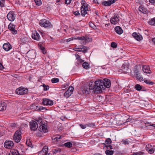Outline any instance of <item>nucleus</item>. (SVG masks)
Instances as JSON below:
<instances>
[{"label":"nucleus","mask_w":155,"mask_h":155,"mask_svg":"<svg viewBox=\"0 0 155 155\" xmlns=\"http://www.w3.org/2000/svg\"><path fill=\"white\" fill-rule=\"evenodd\" d=\"M36 120L37 123L40 124L41 125L39 127L38 130L41 132H43L44 133L47 132L48 131V129L47 127V123H43L42 122V119L41 117H38L36 118Z\"/></svg>","instance_id":"1"},{"label":"nucleus","mask_w":155,"mask_h":155,"mask_svg":"<svg viewBox=\"0 0 155 155\" xmlns=\"http://www.w3.org/2000/svg\"><path fill=\"white\" fill-rule=\"evenodd\" d=\"M95 87L96 88L95 89V92L99 93L102 91V89H103L104 87L102 82V79H98L95 81L94 83Z\"/></svg>","instance_id":"2"},{"label":"nucleus","mask_w":155,"mask_h":155,"mask_svg":"<svg viewBox=\"0 0 155 155\" xmlns=\"http://www.w3.org/2000/svg\"><path fill=\"white\" fill-rule=\"evenodd\" d=\"M89 49L88 47L85 46L83 45L76 46L74 48V50L77 51L83 52L85 53H87V51Z\"/></svg>","instance_id":"3"},{"label":"nucleus","mask_w":155,"mask_h":155,"mask_svg":"<svg viewBox=\"0 0 155 155\" xmlns=\"http://www.w3.org/2000/svg\"><path fill=\"white\" fill-rule=\"evenodd\" d=\"M134 76L137 80L140 81H143V78L141 76L139 71H138V66H135L134 67Z\"/></svg>","instance_id":"4"},{"label":"nucleus","mask_w":155,"mask_h":155,"mask_svg":"<svg viewBox=\"0 0 155 155\" xmlns=\"http://www.w3.org/2000/svg\"><path fill=\"white\" fill-rule=\"evenodd\" d=\"M21 132L20 130H17L15 133L13 137V139L17 143L19 142L21 139Z\"/></svg>","instance_id":"5"},{"label":"nucleus","mask_w":155,"mask_h":155,"mask_svg":"<svg viewBox=\"0 0 155 155\" xmlns=\"http://www.w3.org/2000/svg\"><path fill=\"white\" fill-rule=\"evenodd\" d=\"M28 90L27 88L20 87L17 89L16 92L18 95H23L27 93Z\"/></svg>","instance_id":"6"},{"label":"nucleus","mask_w":155,"mask_h":155,"mask_svg":"<svg viewBox=\"0 0 155 155\" xmlns=\"http://www.w3.org/2000/svg\"><path fill=\"white\" fill-rule=\"evenodd\" d=\"M16 17L15 12L12 11H10L7 15V19L11 21H14Z\"/></svg>","instance_id":"7"},{"label":"nucleus","mask_w":155,"mask_h":155,"mask_svg":"<svg viewBox=\"0 0 155 155\" xmlns=\"http://www.w3.org/2000/svg\"><path fill=\"white\" fill-rule=\"evenodd\" d=\"M119 15L118 14H115L110 19V21L111 24L116 25L120 21Z\"/></svg>","instance_id":"8"},{"label":"nucleus","mask_w":155,"mask_h":155,"mask_svg":"<svg viewBox=\"0 0 155 155\" xmlns=\"http://www.w3.org/2000/svg\"><path fill=\"white\" fill-rule=\"evenodd\" d=\"M74 89V87L72 86H70L68 90L64 93V96L66 98L69 97L72 94Z\"/></svg>","instance_id":"9"},{"label":"nucleus","mask_w":155,"mask_h":155,"mask_svg":"<svg viewBox=\"0 0 155 155\" xmlns=\"http://www.w3.org/2000/svg\"><path fill=\"white\" fill-rule=\"evenodd\" d=\"M8 29L11 31V33L13 34H16L17 33V31L15 29V25L13 23L11 22L8 26Z\"/></svg>","instance_id":"10"},{"label":"nucleus","mask_w":155,"mask_h":155,"mask_svg":"<svg viewBox=\"0 0 155 155\" xmlns=\"http://www.w3.org/2000/svg\"><path fill=\"white\" fill-rule=\"evenodd\" d=\"M30 129L31 130H35L38 127V124L36 121H31L30 122Z\"/></svg>","instance_id":"11"},{"label":"nucleus","mask_w":155,"mask_h":155,"mask_svg":"<svg viewBox=\"0 0 155 155\" xmlns=\"http://www.w3.org/2000/svg\"><path fill=\"white\" fill-rule=\"evenodd\" d=\"M102 82L103 86H104L105 87L107 88H109L110 87L111 82L109 79L107 78H105L103 80L102 79Z\"/></svg>","instance_id":"12"},{"label":"nucleus","mask_w":155,"mask_h":155,"mask_svg":"<svg viewBox=\"0 0 155 155\" xmlns=\"http://www.w3.org/2000/svg\"><path fill=\"white\" fill-rule=\"evenodd\" d=\"M31 37L33 39L37 41L39 40L41 38L39 34L36 31H32Z\"/></svg>","instance_id":"13"},{"label":"nucleus","mask_w":155,"mask_h":155,"mask_svg":"<svg viewBox=\"0 0 155 155\" xmlns=\"http://www.w3.org/2000/svg\"><path fill=\"white\" fill-rule=\"evenodd\" d=\"M146 150L150 154L153 153L155 150L154 147L150 144H148L146 145Z\"/></svg>","instance_id":"14"},{"label":"nucleus","mask_w":155,"mask_h":155,"mask_svg":"<svg viewBox=\"0 0 155 155\" xmlns=\"http://www.w3.org/2000/svg\"><path fill=\"white\" fill-rule=\"evenodd\" d=\"M14 143L12 141H6L4 143V146L5 148L8 149L12 148L14 146Z\"/></svg>","instance_id":"15"},{"label":"nucleus","mask_w":155,"mask_h":155,"mask_svg":"<svg viewBox=\"0 0 155 155\" xmlns=\"http://www.w3.org/2000/svg\"><path fill=\"white\" fill-rule=\"evenodd\" d=\"M116 0H108L107 1L102 2V4L106 6H110L111 4L114 3Z\"/></svg>","instance_id":"16"},{"label":"nucleus","mask_w":155,"mask_h":155,"mask_svg":"<svg viewBox=\"0 0 155 155\" xmlns=\"http://www.w3.org/2000/svg\"><path fill=\"white\" fill-rule=\"evenodd\" d=\"M39 24L42 27L46 28L48 26V22L45 19H42L40 21Z\"/></svg>","instance_id":"17"},{"label":"nucleus","mask_w":155,"mask_h":155,"mask_svg":"<svg viewBox=\"0 0 155 155\" xmlns=\"http://www.w3.org/2000/svg\"><path fill=\"white\" fill-rule=\"evenodd\" d=\"M89 89H87L85 88H84V92H83V93L85 94H88L89 91L91 90H93L94 91H95V85L94 84H92V83H91V84L90 83L89 85Z\"/></svg>","instance_id":"18"},{"label":"nucleus","mask_w":155,"mask_h":155,"mask_svg":"<svg viewBox=\"0 0 155 155\" xmlns=\"http://www.w3.org/2000/svg\"><path fill=\"white\" fill-rule=\"evenodd\" d=\"M48 150V146H45L42 150L38 153V155H47Z\"/></svg>","instance_id":"19"},{"label":"nucleus","mask_w":155,"mask_h":155,"mask_svg":"<svg viewBox=\"0 0 155 155\" xmlns=\"http://www.w3.org/2000/svg\"><path fill=\"white\" fill-rule=\"evenodd\" d=\"M3 49L6 51H9L12 48V46L8 42L5 43L3 46Z\"/></svg>","instance_id":"20"},{"label":"nucleus","mask_w":155,"mask_h":155,"mask_svg":"<svg viewBox=\"0 0 155 155\" xmlns=\"http://www.w3.org/2000/svg\"><path fill=\"white\" fill-rule=\"evenodd\" d=\"M143 71L144 73L147 74H150L151 71L150 67L147 65H144L142 67Z\"/></svg>","instance_id":"21"},{"label":"nucleus","mask_w":155,"mask_h":155,"mask_svg":"<svg viewBox=\"0 0 155 155\" xmlns=\"http://www.w3.org/2000/svg\"><path fill=\"white\" fill-rule=\"evenodd\" d=\"M78 39L81 40L80 43L82 44H86L87 41V39H89L87 37H78Z\"/></svg>","instance_id":"22"},{"label":"nucleus","mask_w":155,"mask_h":155,"mask_svg":"<svg viewBox=\"0 0 155 155\" xmlns=\"http://www.w3.org/2000/svg\"><path fill=\"white\" fill-rule=\"evenodd\" d=\"M132 35L138 41L141 40L143 38L141 35H139V34L137 33L136 32H134L132 34Z\"/></svg>","instance_id":"23"},{"label":"nucleus","mask_w":155,"mask_h":155,"mask_svg":"<svg viewBox=\"0 0 155 155\" xmlns=\"http://www.w3.org/2000/svg\"><path fill=\"white\" fill-rule=\"evenodd\" d=\"M81 14L82 16H85L86 14L88 15V12H87V11L88 12L87 9L84 8H82V7H81Z\"/></svg>","instance_id":"24"},{"label":"nucleus","mask_w":155,"mask_h":155,"mask_svg":"<svg viewBox=\"0 0 155 155\" xmlns=\"http://www.w3.org/2000/svg\"><path fill=\"white\" fill-rule=\"evenodd\" d=\"M114 29L116 32L119 35H121L123 32V30L119 26H117L114 28Z\"/></svg>","instance_id":"25"},{"label":"nucleus","mask_w":155,"mask_h":155,"mask_svg":"<svg viewBox=\"0 0 155 155\" xmlns=\"http://www.w3.org/2000/svg\"><path fill=\"white\" fill-rule=\"evenodd\" d=\"M139 10L140 12L143 14H146L148 12L147 9L144 8L143 6H140L139 8Z\"/></svg>","instance_id":"26"},{"label":"nucleus","mask_w":155,"mask_h":155,"mask_svg":"<svg viewBox=\"0 0 155 155\" xmlns=\"http://www.w3.org/2000/svg\"><path fill=\"white\" fill-rule=\"evenodd\" d=\"M94 126V124L93 123H88L85 125H84L82 124H80V126L83 129H84L86 128L87 127H93Z\"/></svg>","instance_id":"27"},{"label":"nucleus","mask_w":155,"mask_h":155,"mask_svg":"<svg viewBox=\"0 0 155 155\" xmlns=\"http://www.w3.org/2000/svg\"><path fill=\"white\" fill-rule=\"evenodd\" d=\"M6 104L5 102H0V111H3L6 109Z\"/></svg>","instance_id":"28"},{"label":"nucleus","mask_w":155,"mask_h":155,"mask_svg":"<svg viewBox=\"0 0 155 155\" xmlns=\"http://www.w3.org/2000/svg\"><path fill=\"white\" fill-rule=\"evenodd\" d=\"M33 107H34L35 110H38L39 111H41L44 109V108L41 107H39L37 106H36L34 105H32L31 106L30 108L31 109H33Z\"/></svg>","instance_id":"29"},{"label":"nucleus","mask_w":155,"mask_h":155,"mask_svg":"<svg viewBox=\"0 0 155 155\" xmlns=\"http://www.w3.org/2000/svg\"><path fill=\"white\" fill-rule=\"evenodd\" d=\"M19 153L18 151L16 150L12 149L10 151V153L9 154V155H18Z\"/></svg>","instance_id":"30"},{"label":"nucleus","mask_w":155,"mask_h":155,"mask_svg":"<svg viewBox=\"0 0 155 155\" xmlns=\"http://www.w3.org/2000/svg\"><path fill=\"white\" fill-rule=\"evenodd\" d=\"M148 23L151 25L155 26V17L150 19Z\"/></svg>","instance_id":"31"},{"label":"nucleus","mask_w":155,"mask_h":155,"mask_svg":"<svg viewBox=\"0 0 155 155\" xmlns=\"http://www.w3.org/2000/svg\"><path fill=\"white\" fill-rule=\"evenodd\" d=\"M82 66L85 69H88L90 68L88 63L87 62H85L82 64Z\"/></svg>","instance_id":"32"},{"label":"nucleus","mask_w":155,"mask_h":155,"mask_svg":"<svg viewBox=\"0 0 155 155\" xmlns=\"http://www.w3.org/2000/svg\"><path fill=\"white\" fill-rule=\"evenodd\" d=\"M61 138V136L58 135L57 136L52 137V140L54 141V142L58 141L60 140Z\"/></svg>","instance_id":"33"},{"label":"nucleus","mask_w":155,"mask_h":155,"mask_svg":"<svg viewBox=\"0 0 155 155\" xmlns=\"http://www.w3.org/2000/svg\"><path fill=\"white\" fill-rule=\"evenodd\" d=\"M143 81L145 83L148 85H153L155 84L154 82H152L149 80H147L146 79H144Z\"/></svg>","instance_id":"34"},{"label":"nucleus","mask_w":155,"mask_h":155,"mask_svg":"<svg viewBox=\"0 0 155 155\" xmlns=\"http://www.w3.org/2000/svg\"><path fill=\"white\" fill-rule=\"evenodd\" d=\"M81 4L82 6L81 7H82V8H84L86 9H87L88 5L86 3L85 1L82 0Z\"/></svg>","instance_id":"35"},{"label":"nucleus","mask_w":155,"mask_h":155,"mask_svg":"<svg viewBox=\"0 0 155 155\" xmlns=\"http://www.w3.org/2000/svg\"><path fill=\"white\" fill-rule=\"evenodd\" d=\"M114 150H107L105 151V153L107 155H112L114 152Z\"/></svg>","instance_id":"36"},{"label":"nucleus","mask_w":155,"mask_h":155,"mask_svg":"<svg viewBox=\"0 0 155 155\" xmlns=\"http://www.w3.org/2000/svg\"><path fill=\"white\" fill-rule=\"evenodd\" d=\"M130 90L129 89H127L124 90V94H126L127 97H128L130 96V94L129 92V91Z\"/></svg>","instance_id":"37"},{"label":"nucleus","mask_w":155,"mask_h":155,"mask_svg":"<svg viewBox=\"0 0 155 155\" xmlns=\"http://www.w3.org/2000/svg\"><path fill=\"white\" fill-rule=\"evenodd\" d=\"M42 103L45 105H48V99L46 98L43 99Z\"/></svg>","instance_id":"38"},{"label":"nucleus","mask_w":155,"mask_h":155,"mask_svg":"<svg viewBox=\"0 0 155 155\" xmlns=\"http://www.w3.org/2000/svg\"><path fill=\"white\" fill-rule=\"evenodd\" d=\"M64 145L67 147L70 148L72 147V144L71 142H69L65 143L64 144Z\"/></svg>","instance_id":"39"},{"label":"nucleus","mask_w":155,"mask_h":155,"mask_svg":"<svg viewBox=\"0 0 155 155\" xmlns=\"http://www.w3.org/2000/svg\"><path fill=\"white\" fill-rule=\"evenodd\" d=\"M34 2L36 5L38 6H40L42 4L41 0H35Z\"/></svg>","instance_id":"40"},{"label":"nucleus","mask_w":155,"mask_h":155,"mask_svg":"<svg viewBox=\"0 0 155 155\" xmlns=\"http://www.w3.org/2000/svg\"><path fill=\"white\" fill-rule=\"evenodd\" d=\"M135 88L137 91H140L142 89V87L140 85L137 84L135 86Z\"/></svg>","instance_id":"41"},{"label":"nucleus","mask_w":155,"mask_h":155,"mask_svg":"<svg viewBox=\"0 0 155 155\" xmlns=\"http://www.w3.org/2000/svg\"><path fill=\"white\" fill-rule=\"evenodd\" d=\"M5 0H0V6L3 7L5 6Z\"/></svg>","instance_id":"42"},{"label":"nucleus","mask_w":155,"mask_h":155,"mask_svg":"<svg viewBox=\"0 0 155 155\" xmlns=\"http://www.w3.org/2000/svg\"><path fill=\"white\" fill-rule=\"evenodd\" d=\"M59 81V79L58 78H53L51 80V81L52 83H58Z\"/></svg>","instance_id":"43"},{"label":"nucleus","mask_w":155,"mask_h":155,"mask_svg":"<svg viewBox=\"0 0 155 155\" xmlns=\"http://www.w3.org/2000/svg\"><path fill=\"white\" fill-rule=\"evenodd\" d=\"M144 154V152L142 151H139L138 152L134 153H133V155H143Z\"/></svg>","instance_id":"44"},{"label":"nucleus","mask_w":155,"mask_h":155,"mask_svg":"<svg viewBox=\"0 0 155 155\" xmlns=\"http://www.w3.org/2000/svg\"><path fill=\"white\" fill-rule=\"evenodd\" d=\"M130 141L128 140V139L124 140L123 139L122 141V142L124 144H129Z\"/></svg>","instance_id":"45"},{"label":"nucleus","mask_w":155,"mask_h":155,"mask_svg":"<svg viewBox=\"0 0 155 155\" xmlns=\"http://www.w3.org/2000/svg\"><path fill=\"white\" fill-rule=\"evenodd\" d=\"M105 142L106 144H110L111 143L112 141L111 139L110 138H108L105 141Z\"/></svg>","instance_id":"46"},{"label":"nucleus","mask_w":155,"mask_h":155,"mask_svg":"<svg viewBox=\"0 0 155 155\" xmlns=\"http://www.w3.org/2000/svg\"><path fill=\"white\" fill-rule=\"evenodd\" d=\"M110 24L109 23L107 24H104L103 23L102 24V25L104 28L108 29L109 28V26L110 25Z\"/></svg>","instance_id":"47"},{"label":"nucleus","mask_w":155,"mask_h":155,"mask_svg":"<svg viewBox=\"0 0 155 155\" xmlns=\"http://www.w3.org/2000/svg\"><path fill=\"white\" fill-rule=\"evenodd\" d=\"M111 46L114 48H116L117 47V45L116 43L114 42H112L111 43Z\"/></svg>","instance_id":"48"},{"label":"nucleus","mask_w":155,"mask_h":155,"mask_svg":"<svg viewBox=\"0 0 155 155\" xmlns=\"http://www.w3.org/2000/svg\"><path fill=\"white\" fill-rule=\"evenodd\" d=\"M131 119L130 117H129V118L126 119V121L124 120V121H125L123 123V124H125V123H126L127 122H130L131 121ZM120 124H123L122 123H120Z\"/></svg>","instance_id":"49"},{"label":"nucleus","mask_w":155,"mask_h":155,"mask_svg":"<svg viewBox=\"0 0 155 155\" xmlns=\"http://www.w3.org/2000/svg\"><path fill=\"white\" fill-rule=\"evenodd\" d=\"M53 151L54 153H57L60 152L61 151V150H59L58 149H55L53 150Z\"/></svg>","instance_id":"50"},{"label":"nucleus","mask_w":155,"mask_h":155,"mask_svg":"<svg viewBox=\"0 0 155 155\" xmlns=\"http://www.w3.org/2000/svg\"><path fill=\"white\" fill-rule=\"evenodd\" d=\"M41 48V50L42 51V52L43 54H45L46 53L45 50V48L42 46H40Z\"/></svg>","instance_id":"51"},{"label":"nucleus","mask_w":155,"mask_h":155,"mask_svg":"<svg viewBox=\"0 0 155 155\" xmlns=\"http://www.w3.org/2000/svg\"><path fill=\"white\" fill-rule=\"evenodd\" d=\"M72 0H65V3L67 5L69 4L71 2Z\"/></svg>","instance_id":"52"},{"label":"nucleus","mask_w":155,"mask_h":155,"mask_svg":"<svg viewBox=\"0 0 155 155\" xmlns=\"http://www.w3.org/2000/svg\"><path fill=\"white\" fill-rule=\"evenodd\" d=\"M21 40L23 42H24L27 41V39L26 37H23L21 38Z\"/></svg>","instance_id":"53"},{"label":"nucleus","mask_w":155,"mask_h":155,"mask_svg":"<svg viewBox=\"0 0 155 155\" xmlns=\"http://www.w3.org/2000/svg\"><path fill=\"white\" fill-rule=\"evenodd\" d=\"M26 144L29 147H31L32 146V143L31 142H30L29 141H27Z\"/></svg>","instance_id":"54"},{"label":"nucleus","mask_w":155,"mask_h":155,"mask_svg":"<svg viewBox=\"0 0 155 155\" xmlns=\"http://www.w3.org/2000/svg\"><path fill=\"white\" fill-rule=\"evenodd\" d=\"M75 55L76 57V59H77V60H79V59H81L80 57L78 54H75Z\"/></svg>","instance_id":"55"},{"label":"nucleus","mask_w":155,"mask_h":155,"mask_svg":"<svg viewBox=\"0 0 155 155\" xmlns=\"http://www.w3.org/2000/svg\"><path fill=\"white\" fill-rule=\"evenodd\" d=\"M4 68V67L2 64V63L0 62V70H2Z\"/></svg>","instance_id":"56"},{"label":"nucleus","mask_w":155,"mask_h":155,"mask_svg":"<svg viewBox=\"0 0 155 155\" xmlns=\"http://www.w3.org/2000/svg\"><path fill=\"white\" fill-rule=\"evenodd\" d=\"M89 25L92 28H94V24L92 23V22H89Z\"/></svg>","instance_id":"57"},{"label":"nucleus","mask_w":155,"mask_h":155,"mask_svg":"<svg viewBox=\"0 0 155 155\" xmlns=\"http://www.w3.org/2000/svg\"><path fill=\"white\" fill-rule=\"evenodd\" d=\"M149 2L153 5L155 4V0H149Z\"/></svg>","instance_id":"58"},{"label":"nucleus","mask_w":155,"mask_h":155,"mask_svg":"<svg viewBox=\"0 0 155 155\" xmlns=\"http://www.w3.org/2000/svg\"><path fill=\"white\" fill-rule=\"evenodd\" d=\"M106 147L107 149H113L112 146L110 145H109L107 146Z\"/></svg>","instance_id":"59"},{"label":"nucleus","mask_w":155,"mask_h":155,"mask_svg":"<svg viewBox=\"0 0 155 155\" xmlns=\"http://www.w3.org/2000/svg\"><path fill=\"white\" fill-rule=\"evenodd\" d=\"M74 14L76 16L80 15V14L79 11H76L74 13Z\"/></svg>","instance_id":"60"},{"label":"nucleus","mask_w":155,"mask_h":155,"mask_svg":"<svg viewBox=\"0 0 155 155\" xmlns=\"http://www.w3.org/2000/svg\"><path fill=\"white\" fill-rule=\"evenodd\" d=\"M53 104V102L52 100L49 99V105H52Z\"/></svg>","instance_id":"61"},{"label":"nucleus","mask_w":155,"mask_h":155,"mask_svg":"<svg viewBox=\"0 0 155 155\" xmlns=\"http://www.w3.org/2000/svg\"><path fill=\"white\" fill-rule=\"evenodd\" d=\"M11 126L12 127H15L16 126V124L15 123H13L11 124Z\"/></svg>","instance_id":"62"},{"label":"nucleus","mask_w":155,"mask_h":155,"mask_svg":"<svg viewBox=\"0 0 155 155\" xmlns=\"http://www.w3.org/2000/svg\"><path fill=\"white\" fill-rule=\"evenodd\" d=\"M43 87H44V91L47 90V88L45 84H44L43 85Z\"/></svg>","instance_id":"63"},{"label":"nucleus","mask_w":155,"mask_h":155,"mask_svg":"<svg viewBox=\"0 0 155 155\" xmlns=\"http://www.w3.org/2000/svg\"><path fill=\"white\" fill-rule=\"evenodd\" d=\"M73 38L74 37H72V38H68V39H67V41L69 42L70 41H71V40H74V39H73Z\"/></svg>","instance_id":"64"}]
</instances>
